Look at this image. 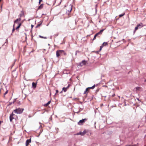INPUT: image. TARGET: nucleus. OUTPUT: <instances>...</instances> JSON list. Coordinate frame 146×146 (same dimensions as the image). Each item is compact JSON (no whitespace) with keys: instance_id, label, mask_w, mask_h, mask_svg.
<instances>
[{"instance_id":"obj_1","label":"nucleus","mask_w":146,"mask_h":146,"mask_svg":"<svg viewBox=\"0 0 146 146\" xmlns=\"http://www.w3.org/2000/svg\"><path fill=\"white\" fill-rule=\"evenodd\" d=\"M24 110L23 108H18L14 110L13 111L17 114H21L22 113Z\"/></svg>"},{"instance_id":"obj_2","label":"nucleus","mask_w":146,"mask_h":146,"mask_svg":"<svg viewBox=\"0 0 146 146\" xmlns=\"http://www.w3.org/2000/svg\"><path fill=\"white\" fill-rule=\"evenodd\" d=\"M104 29H102L101 30H100L99 32L96 34L95 35L94 38L93 39V40H94L96 39V37H100V36H99V35H101L102 32L104 31Z\"/></svg>"},{"instance_id":"obj_3","label":"nucleus","mask_w":146,"mask_h":146,"mask_svg":"<svg viewBox=\"0 0 146 146\" xmlns=\"http://www.w3.org/2000/svg\"><path fill=\"white\" fill-rule=\"evenodd\" d=\"M87 120L88 119L87 118L82 119L79 121L78 122V124L79 125H83V123Z\"/></svg>"},{"instance_id":"obj_4","label":"nucleus","mask_w":146,"mask_h":146,"mask_svg":"<svg viewBox=\"0 0 146 146\" xmlns=\"http://www.w3.org/2000/svg\"><path fill=\"white\" fill-rule=\"evenodd\" d=\"M86 62L85 60H82L81 62H80L78 64V66H82L83 65H86Z\"/></svg>"},{"instance_id":"obj_5","label":"nucleus","mask_w":146,"mask_h":146,"mask_svg":"<svg viewBox=\"0 0 146 146\" xmlns=\"http://www.w3.org/2000/svg\"><path fill=\"white\" fill-rule=\"evenodd\" d=\"M86 133V131L85 130L82 132H80L79 133H78L77 134V135H80L82 136H83Z\"/></svg>"},{"instance_id":"obj_6","label":"nucleus","mask_w":146,"mask_h":146,"mask_svg":"<svg viewBox=\"0 0 146 146\" xmlns=\"http://www.w3.org/2000/svg\"><path fill=\"white\" fill-rule=\"evenodd\" d=\"M70 86V84H69L68 86L66 87H64L62 89V90L64 91V92H66Z\"/></svg>"},{"instance_id":"obj_7","label":"nucleus","mask_w":146,"mask_h":146,"mask_svg":"<svg viewBox=\"0 0 146 146\" xmlns=\"http://www.w3.org/2000/svg\"><path fill=\"white\" fill-rule=\"evenodd\" d=\"M59 51L60 52V53H61V55H64V56H66V53L64 52V50H59Z\"/></svg>"},{"instance_id":"obj_8","label":"nucleus","mask_w":146,"mask_h":146,"mask_svg":"<svg viewBox=\"0 0 146 146\" xmlns=\"http://www.w3.org/2000/svg\"><path fill=\"white\" fill-rule=\"evenodd\" d=\"M60 52L59 51V50H58L56 52V57L58 58L61 55V53H60Z\"/></svg>"},{"instance_id":"obj_9","label":"nucleus","mask_w":146,"mask_h":146,"mask_svg":"<svg viewBox=\"0 0 146 146\" xmlns=\"http://www.w3.org/2000/svg\"><path fill=\"white\" fill-rule=\"evenodd\" d=\"M137 26L138 27L139 29H140L143 27V25L142 23H140L139 24H138L137 25Z\"/></svg>"},{"instance_id":"obj_10","label":"nucleus","mask_w":146,"mask_h":146,"mask_svg":"<svg viewBox=\"0 0 146 146\" xmlns=\"http://www.w3.org/2000/svg\"><path fill=\"white\" fill-rule=\"evenodd\" d=\"M37 83L33 82L32 83V87L33 88H35L36 87Z\"/></svg>"},{"instance_id":"obj_11","label":"nucleus","mask_w":146,"mask_h":146,"mask_svg":"<svg viewBox=\"0 0 146 146\" xmlns=\"http://www.w3.org/2000/svg\"><path fill=\"white\" fill-rule=\"evenodd\" d=\"M24 15V12L23 11H21V13L19 15V17L20 18Z\"/></svg>"},{"instance_id":"obj_12","label":"nucleus","mask_w":146,"mask_h":146,"mask_svg":"<svg viewBox=\"0 0 146 146\" xmlns=\"http://www.w3.org/2000/svg\"><path fill=\"white\" fill-rule=\"evenodd\" d=\"M21 20V18L17 19L15 21H14V23H17L18 21H20Z\"/></svg>"},{"instance_id":"obj_13","label":"nucleus","mask_w":146,"mask_h":146,"mask_svg":"<svg viewBox=\"0 0 146 146\" xmlns=\"http://www.w3.org/2000/svg\"><path fill=\"white\" fill-rule=\"evenodd\" d=\"M31 139H30L27 140L26 142V143L29 145V143H31Z\"/></svg>"},{"instance_id":"obj_14","label":"nucleus","mask_w":146,"mask_h":146,"mask_svg":"<svg viewBox=\"0 0 146 146\" xmlns=\"http://www.w3.org/2000/svg\"><path fill=\"white\" fill-rule=\"evenodd\" d=\"M43 4H41L38 7V10L41 9H42L43 8Z\"/></svg>"},{"instance_id":"obj_15","label":"nucleus","mask_w":146,"mask_h":146,"mask_svg":"<svg viewBox=\"0 0 146 146\" xmlns=\"http://www.w3.org/2000/svg\"><path fill=\"white\" fill-rule=\"evenodd\" d=\"M18 24H19V25H18V26L16 28V30H17L19 29L20 27L21 26V23H19Z\"/></svg>"},{"instance_id":"obj_16","label":"nucleus","mask_w":146,"mask_h":146,"mask_svg":"<svg viewBox=\"0 0 146 146\" xmlns=\"http://www.w3.org/2000/svg\"><path fill=\"white\" fill-rule=\"evenodd\" d=\"M9 119L10 121L11 122L12 121L13 119H14V118L13 117V116H11V115H10Z\"/></svg>"},{"instance_id":"obj_17","label":"nucleus","mask_w":146,"mask_h":146,"mask_svg":"<svg viewBox=\"0 0 146 146\" xmlns=\"http://www.w3.org/2000/svg\"><path fill=\"white\" fill-rule=\"evenodd\" d=\"M50 101H49L46 104H45L44 105V106H46V107L47 106H48L50 104Z\"/></svg>"},{"instance_id":"obj_18","label":"nucleus","mask_w":146,"mask_h":146,"mask_svg":"<svg viewBox=\"0 0 146 146\" xmlns=\"http://www.w3.org/2000/svg\"><path fill=\"white\" fill-rule=\"evenodd\" d=\"M108 45V43L106 42H104L102 44V45H103V46H106Z\"/></svg>"},{"instance_id":"obj_19","label":"nucleus","mask_w":146,"mask_h":146,"mask_svg":"<svg viewBox=\"0 0 146 146\" xmlns=\"http://www.w3.org/2000/svg\"><path fill=\"white\" fill-rule=\"evenodd\" d=\"M39 37L41 38H43L45 39H46L47 38L46 37H44L41 35H39Z\"/></svg>"},{"instance_id":"obj_20","label":"nucleus","mask_w":146,"mask_h":146,"mask_svg":"<svg viewBox=\"0 0 146 146\" xmlns=\"http://www.w3.org/2000/svg\"><path fill=\"white\" fill-rule=\"evenodd\" d=\"M42 24V23H41L39 24H38L36 27V28H38V27H39Z\"/></svg>"},{"instance_id":"obj_21","label":"nucleus","mask_w":146,"mask_h":146,"mask_svg":"<svg viewBox=\"0 0 146 146\" xmlns=\"http://www.w3.org/2000/svg\"><path fill=\"white\" fill-rule=\"evenodd\" d=\"M135 88H136V90L137 91L139 90V89L140 88L139 87H136Z\"/></svg>"},{"instance_id":"obj_22","label":"nucleus","mask_w":146,"mask_h":146,"mask_svg":"<svg viewBox=\"0 0 146 146\" xmlns=\"http://www.w3.org/2000/svg\"><path fill=\"white\" fill-rule=\"evenodd\" d=\"M124 15H125V13H124L123 14H122L119 15V16L120 17H122V16H124Z\"/></svg>"},{"instance_id":"obj_23","label":"nucleus","mask_w":146,"mask_h":146,"mask_svg":"<svg viewBox=\"0 0 146 146\" xmlns=\"http://www.w3.org/2000/svg\"><path fill=\"white\" fill-rule=\"evenodd\" d=\"M15 25V24L13 25V29H12V32H13L15 31V29L14 28Z\"/></svg>"},{"instance_id":"obj_24","label":"nucleus","mask_w":146,"mask_h":146,"mask_svg":"<svg viewBox=\"0 0 146 146\" xmlns=\"http://www.w3.org/2000/svg\"><path fill=\"white\" fill-rule=\"evenodd\" d=\"M103 46H103V45H102L100 46L99 51H100L101 50L102 48L103 47Z\"/></svg>"},{"instance_id":"obj_25","label":"nucleus","mask_w":146,"mask_h":146,"mask_svg":"<svg viewBox=\"0 0 146 146\" xmlns=\"http://www.w3.org/2000/svg\"><path fill=\"white\" fill-rule=\"evenodd\" d=\"M87 88H86V90H85L84 92V94H86V93H87Z\"/></svg>"},{"instance_id":"obj_26","label":"nucleus","mask_w":146,"mask_h":146,"mask_svg":"<svg viewBox=\"0 0 146 146\" xmlns=\"http://www.w3.org/2000/svg\"><path fill=\"white\" fill-rule=\"evenodd\" d=\"M138 27L137 26L135 28V30H137L138 29Z\"/></svg>"},{"instance_id":"obj_27","label":"nucleus","mask_w":146,"mask_h":146,"mask_svg":"<svg viewBox=\"0 0 146 146\" xmlns=\"http://www.w3.org/2000/svg\"><path fill=\"white\" fill-rule=\"evenodd\" d=\"M8 90H7V91H6L4 93V95H6V94H7L8 93Z\"/></svg>"},{"instance_id":"obj_28","label":"nucleus","mask_w":146,"mask_h":146,"mask_svg":"<svg viewBox=\"0 0 146 146\" xmlns=\"http://www.w3.org/2000/svg\"><path fill=\"white\" fill-rule=\"evenodd\" d=\"M95 85H94L92 86V89H93L95 87Z\"/></svg>"},{"instance_id":"obj_29","label":"nucleus","mask_w":146,"mask_h":146,"mask_svg":"<svg viewBox=\"0 0 146 146\" xmlns=\"http://www.w3.org/2000/svg\"><path fill=\"white\" fill-rule=\"evenodd\" d=\"M14 115H15V114H13V112H12V113L10 115H11V116H13Z\"/></svg>"},{"instance_id":"obj_30","label":"nucleus","mask_w":146,"mask_h":146,"mask_svg":"<svg viewBox=\"0 0 146 146\" xmlns=\"http://www.w3.org/2000/svg\"><path fill=\"white\" fill-rule=\"evenodd\" d=\"M80 111H81V110L80 109V110H79L78 111H77V112H76V113H79Z\"/></svg>"},{"instance_id":"obj_31","label":"nucleus","mask_w":146,"mask_h":146,"mask_svg":"<svg viewBox=\"0 0 146 146\" xmlns=\"http://www.w3.org/2000/svg\"><path fill=\"white\" fill-rule=\"evenodd\" d=\"M90 89H92V87H88L87 88V89L90 90Z\"/></svg>"},{"instance_id":"obj_32","label":"nucleus","mask_w":146,"mask_h":146,"mask_svg":"<svg viewBox=\"0 0 146 146\" xmlns=\"http://www.w3.org/2000/svg\"><path fill=\"white\" fill-rule=\"evenodd\" d=\"M56 94H55V95H56V94L58 93V90H56Z\"/></svg>"},{"instance_id":"obj_33","label":"nucleus","mask_w":146,"mask_h":146,"mask_svg":"<svg viewBox=\"0 0 146 146\" xmlns=\"http://www.w3.org/2000/svg\"><path fill=\"white\" fill-rule=\"evenodd\" d=\"M76 53H79L80 52L79 51V50H76Z\"/></svg>"},{"instance_id":"obj_34","label":"nucleus","mask_w":146,"mask_h":146,"mask_svg":"<svg viewBox=\"0 0 146 146\" xmlns=\"http://www.w3.org/2000/svg\"><path fill=\"white\" fill-rule=\"evenodd\" d=\"M130 146H138L137 144H135L133 145H130Z\"/></svg>"},{"instance_id":"obj_35","label":"nucleus","mask_w":146,"mask_h":146,"mask_svg":"<svg viewBox=\"0 0 146 146\" xmlns=\"http://www.w3.org/2000/svg\"><path fill=\"white\" fill-rule=\"evenodd\" d=\"M42 1V0H39V4H40L41 1Z\"/></svg>"},{"instance_id":"obj_36","label":"nucleus","mask_w":146,"mask_h":146,"mask_svg":"<svg viewBox=\"0 0 146 146\" xmlns=\"http://www.w3.org/2000/svg\"><path fill=\"white\" fill-rule=\"evenodd\" d=\"M34 26V25H31V29H32Z\"/></svg>"},{"instance_id":"obj_37","label":"nucleus","mask_w":146,"mask_h":146,"mask_svg":"<svg viewBox=\"0 0 146 146\" xmlns=\"http://www.w3.org/2000/svg\"><path fill=\"white\" fill-rule=\"evenodd\" d=\"M136 31V30H135L134 29V30L133 31V34H134L135 33Z\"/></svg>"},{"instance_id":"obj_38","label":"nucleus","mask_w":146,"mask_h":146,"mask_svg":"<svg viewBox=\"0 0 146 146\" xmlns=\"http://www.w3.org/2000/svg\"><path fill=\"white\" fill-rule=\"evenodd\" d=\"M15 100H16V99H15L13 101V102L12 103H14V102H15Z\"/></svg>"},{"instance_id":"obj_39","label":"nucleus","mask_w":146,"mask_h":146,"mask_svg":"<svg viewBox=\"0 0 146 146\" xmlns=\"http://www.w3.org/2000/svg\"><path fill=\"white\" fill-rule=\"evenodd\" d=\"M72 8L71 7V8L70 10V11H69L70 12L72 10Z\"/></svg>"},{"instance_id":"obj_40","label":"nucleus","mask_w":146,"mask_h":146,"mask_svg":"<svg viewBox=\"0 0 146 146\" xmlns=\"http://www.w3.org/2000/svg\"><path fill=\"white\" fill-rule=\"evenodd\" d=\"M63 92V90H62V91H61L60 92V93H62V92Z\"/></svg>"},{"instance_id":"obj_41","label":"nucleus","mask_w":146,"mask_h":146,"mask_svg":"<svg viewBox=\"0 0 146 146\" xmlns=\"http://www.w3.org/2000/svg\"><path fill=\"white\" fill-rule=\"evenodd\" d=\"M29 145L26 143V146H27Z\"/></svg>"},{"instance_id":"obj_42","label":"nucleus","mask_w":146,"mask_h":146,"mask_svg":"<svg viewBox=\"0 0 146 146\" xmlns=\"http://www.w3.org/2000/svg\"><path fill=\"white\" fill-rule=\"evenodd\" d=\"M125 146H130V145H125Z\"/></svg>"},{"instance_id":"obj_43","label":"nucleus","mask_w":146,"mask_h":146,"mask_svg":"<svg viewBox=\"0 0 146 146\" xmlns=\"http://www.w3.org/2000/svg\"><path fill=\"white\" fill-rule=\"evenodd\" d=\"M89 90H87V92H88V91H89Z\"/></svg>"},{"instance_id":"obj_44","label":"nucleus","mask_w":146,"mask_h":146,"mask_svg":"<svg viewBox=\"0 0 146 146\" xmlns=\"http://www.w3.org/2000/svg\"><path fill=\"white\" fill-rule=\"evenodd\" d=\"M77 53H76V52L75 53V55L76 56L77 55Z\"/></svg>"},{"instance_id":"obj_45","label":"nucleus","mask_w":146,"mask_h":146,"mask_svg":"<svg viewBox=\"0 0 146 146\" xmlns=\"http://www.w3.org/2000/svg\"><path fill=\"white\" fill-rule=\"evenodd\" d=\"M97 11V9H96V12Z\"/></svg>"},{"instance_id":"obj_46","label":"nucleus","mask_w":146,"mask_h":146,"mask_svg":"<svg viewBox=\"0 0 146 146\" xmlns=\"http://www.w3.org/2000/svg\"><path fill=\"white\" fill-rule=\"evenodd\" d=\"M15 63V62H14V63L13 64V66L14 65Z\"/></svg>"},{"instance_id":"obj_47","label":"nucleus","mask_w":146,"mask_h":146,"mask_svg":"<svg viewBox=\"0 0 146 146\" xmlns=\"http://www.w3.org/2000/svg\"><path fill=\"white\" fill-rule=\"evenodd\" d=\"M12 104V103H10V105H11Z\"/></svg>"},{"instance_id":"obj_48","label":"nucleus","mask_w":146,"mask_h":146,"mask_svg":"<svg viewBox=\"0 0 146 146\" xmlns=\"http://www.w3.org/2000/svg\"><path fill=\"white\" fill-rule=\"evenodd\" d=\"M1 123V121H0V124Z\"/></svg>"},{"instance_id":"obj_49","label":"nucleus","mask_w":146,"mask_h":146,"mask_svg":"<svg viewBox=\"0 0 146 146\" xmlns=\"http://www.w3.org/2000/svg\"><path fill=\"white\" fill-rule=\"evenodd\" d=\"M114 95H115L114 94V95H113L112 96V97H113V96H114Z\"/></svg>"},{"instance_id":"obj_50","label":"nucleus","mask_w":146,"mask_h":146,"mask_svg":"<svg viewBox=\"0 0 146 146\" xmlns=\"http://www.w3.org/2000/svg\"><path fill=\"white\" fill-rule=\"evenodd\" d=\"M48 46H49L50 45V44H48Z\"/></svg>"},{"instance_id":"obj_51","label":"nucleus","mask_w":146,"mask_h":146,"mask_svg":"<svg viewBox=\"0 0 146 146\" xmlns=\"http://www.w3.org/2000/svg\"><path fill=\"white\" fill-rule=\"evenodd\" d=\"M123 40H124V39H123Z\"/></svg>"},{"instance_id":"obj_52","label":"nucleus","mask_w":146,"mask_h":146,"mask_svg":"<svg viewBox=\"0 0 146 146\" xmlns=\"http://www.w3.org/2000/svg\"><path fill=\"white\" fill-rule=\"evenodd\" d=\"M137 100H139V99L138 98H137Z\"/></svg>"},{"instance_id":"obj_53","label":"nucleus","mask_w":146,"mask_h":146,"mask_svg":"<svg viewBox=\"0 0 146 146\" xmlns=\"http://www.w3.org/2000/svg\"><path fill=\"white\" fill-rule=\"evenodd\" d=\"M144 146H146L145 145H144Z\"/></svg>"},{"instance_id":"obj_54","label":"nucleus","mask_w":146,"mask_h":146,"mask_svg":"<svg viewBox=\"0 0 146 146\" xmlns=\"http://www.w3.org/2000/svg\"><path fill=\"white\" fill-rule=\"evenodd\" d=\"M98 1H99V0H98Z\"/></svg>"}]
</instances>
